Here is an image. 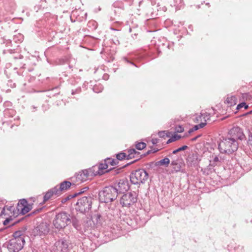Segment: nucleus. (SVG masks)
I'll use <instances>...</instances> for the list:
<instances>
[{"instance_id": "obj_45", "label": "nucleus", "mask_w": 252, "mask_h": 252, "mask_svg": "<svg viewBox=\"0 0 252 252\" xmlns=\"http://www.w3.org/2000/svg\"><path fill=\"white\" fill-rule=\"evenodd\" d=\"M12 216H10L9 218H6L5 220L3 221V224L4 225H7L10 221L12 220Z\"/></svg>"}, {"instance_id": "obj_57", "label": "nucleus", "mask_w": 252, "mask_h": 252, "mask_svg": "<svg viewBox=\"0 0 252 252\" xmlns=\"http://www.w3.org/2000/svg\"><path fill=\"white\" fill-rule=\"evenodd\" d=\"M200 136H201V135H197L196 136H195V137H194L192 138L191 139V140L192 141H194L196 140V139H197L198 138H199V137H200Z\"/></svg>"}, {"instance_id": "obj_10", "label": "nucleus", "mask_w": 252, "mask_h": 252, "mask_svg": "<svg viewBox=\"0 0 252 252\" xmlns=\"http://www.w3.org/2000/svg\"><path fill=\"white\" fill-rule=\"evenodd\" d=\"M69 243L64 238L56 241L52 248L53 252H68L69 249Z\"/></svg>"}, {"instance_id": "obj_21", "label": "nucleus", "mask_w": 252, "mask_h": 252, "mask_svg": "<svg viewBox=\"0 0 252 252\" xmlns=\"http://www.w3.org/2000/svg\"><path fill=\"white\" fill-rule=\"evenodd\" d=\"M26 230V228H24L22 230H19L15 231L12 235L13 238L12 239H24V234Z\"/></svg>"}, {"instance_id": "obj_23", "label": "nucleus", "mask_w": 252, "mask_h": 252, "mask_svg": "<svg viewBox=\"0 0 252 252\" xmlns=\"http://www.w3.org/2000/svg\"><path fill=\"white\" fill-rule=\"evenodd\" d=\"M169 163H170L169 158H168L165 157L164 158L156 162L155 165L156 166L164 165L165 167H167Z\"/></svg>"}, {"instance_id": "obj_19", "label": "nucleus", "mask_w": 252, "mask_h": 252, "mask_svg": "<svg viewBox=\"0 0 252 252\" xmlns=\"http://www.w3.org/2000/svg\"><path fill=\"white\" fill-rule=\"evenodd\" d=\"M237 102V97L235 95H227L225 100V103L228 104L230 106L236 105Z\"/></svg>"}, {"instance_id": "obj_20", "label": "nucleus", "mask_w": 252, "mask_h": 252, "mask_svg": "<svg viewBox=\"0 0 252 252\" xmlns=\"http://www.w3.org/2000/svg\"><path fill=\"white\" fill-rule=\"evenodd\" d=\"M197 156L195 154H190L187 158V162L188 164L192 165L197 163Z\"/></svg>"}, {"instance_id": "obj_22", "label": "nucleus", "mask_w": 252, "mask_h": 252, "mask_svg": "<svg viewBox=\"0 0 252 252\" xmlns=\"http://www.w3.org/2000/svg\"><path fill=\"white\" fill-rule=\"evenodd\" d=\"M108 167V165L107 162H106V159L104 161V163H102L97 165V167L99 169L100 172H102V175H103L105 172H108L109 171L111 170L112 169L111 168L108 170H106Z\"/></svg>"}, {"instance_id": "obj_40", "label": "nucleus", "mask_w": 252, "mask_h": 252, "mask_svg": "<svg viewBox=\"0 0 252 252\" xmlns=\"http://www.w3.org/2000/svg\"><path fill=\"white\" fill-rule=\"evenodd\" d=\"M126 222L128 225L130 226L133 228H137L136 225L134 224V221L130 219H129V218H126Z\"/></svg>"}, {"instance_id": "obj_15", "label": "nucleus", "mask_w": 252, "mask_h": 252, "mask_svg": "<svg viewBox=\"0 0 252 252\" xmlns=\"http://www.w3.org/2000/svg\"><path fill=\"white\" fill-rule=\"evenodd\" d=\"M89 173V175L91 179L94 176H95L97 175H101L102 172H100L99 169L97 167V165H95L93 166L91 168L86 169Z\"/></svg>"}, {"instance_id": "obj_61", "label": "nucleus", "mask_w": 252, "mask_h": 252, "mask_svg": "<svg viewBox=\"0 0 252 252\" xmlns=\"http://www.w3.org/2000/svg\"><path fill=\"white\" fill-rule=\"evenodd\" d=\"M113 42L114 44L116 45L120 44V41L118 39H116L115 41H114Z\"/></svg>"}, {"instance_id": "obj_26", "label": "nucleus", "mask_w": 252, "mask_h": 252, "mask_svg": "<svg viewBox=\"0 0 252 252\" xmlns=\"http://www.w3.org/2000/svg\"><path fill=\"white\" fill-rule=\"evenodd\" d=\"M248 161L249 162L248 165H245V163L241 162V167L243 168V169L245 171H248L252 168V165H251L250 162L252 161V159L248 158Z\"/></svg>"}, {"instance_id": "obj_24", "label": "nucleus", "mask_w": 252, "mask_h": 252, "mask_svg": "<svg viewBox=\"0 0 252 252\" xmlns=\"http://www.w3.org/2000/svg\"><path fill=\"white\" fill-rule=\"evenodd\" d=\"M15 114V111L12 109H6L3 112L4 116L5 118H12Z\"/></svg>"}, {"instance_id": "obj_1", "label": "nucleus", "mask_w": 252, "mask_h": 252, "mask_svg": "<svg viewBox=\"0 0 252 252\" xmlns=\"http://www.w3.org/2000/svg\"><path fill=\"white\" fill-rule=\"evenodd\" d=\"M117 187H105L100 190L98 193L99 201L106 203L111 202L117 198L119 193L124 192L129 189L127 182L124 180H120Z\"/></svg>"}, {"instance_id": "obj_63", "label": "nucleus", "mask_w": 252, "mask_h": 252, "mask_svg": "<svg viewBox=\"0 0 252 252\" xmlns=\"http://www.w3.org/2000/svg\"><path fill=\"white\" fill-rule=\"evenodd\" d=\"M194 130H193V128L190 129L189 130V133H190L191 132H192L193 131H194Z\"/></svg>"}, {"instance_id": "obj_50", "label": "nucleus", "mask_w": 252, "mask_h": 252, "mask_svg": "<svg viewBox=\"0 0 252 252\" xmlns=\"http://www.w3.org/2000/svg\"><path fill=\"white\" fill-rule=\"evenodd\" d=\"M136 158L135 156H132V155H130L129 153H128V155H126V158L128 160V159H131V158Z\"/></svg>"}, {"instance_id": "obj_13", "label": "nucleus", "mask_w": 252, "mask_h": 252, "mask_svg": "<svg viewBox=\"0 0 252 252\" xmlns=\"http://www.w3.org/2000/svg\"><path fill=\"white\" fill-rule=\"evenodd\" d=\"M71 185V182L65 181L60 184L59 188L57 186L55 187H57V191L59 195H60L62 191H65L68 189L70 187Z\"/></svg>"}, {"instance_id": "obj_35", "label": "nucleus", "mask_w": 252, "mask_h": 252, "mask_svg": "<svg viewBox=\"0 0 252 252\" xmlns=\"http://www.w3.org/2000/svg\"><path fill=\"white\" fill-rule=\"evenodd\" d=\"M8 4L9 5V10L11 11L14 9H15L16 7V3L14 2V0H7Z\"/></svg>"}, {"instance_id": "obj_28", "label": "nucleus", "mask_w": 252, "mask_h": 252, "mask_svg": "<svg viewBox=\"0 0 252 252\" xmlns=\"http://www.w3.org/2000/svg\"><path fill=\"white\" fill-rule=\"evenodd\" d=\"M106 162H107L108 165H110L112 166L116 165L119 163V161L117 159L111 158L106 159Z\"/></svg>"}, {"instance_id": "obj_25", "label": "nucleus", "mask_w": 252, "mask_h": 252, "mask_svg": "<svg viewBox=\"0 0 252 252\" xmlns=\"http://www.w3.org/2000/svg\"><path fill=\"white\" fill-rule=\"evenodd\" d=\"M5 208H6V209L7 211L10 212V213H11L12 212H13V216H14L15 215V207L14 206H8V207H7V206H5L4 207H3L0 212V216H1L2 215L4 214V212H5Z\"/></svg>"}, {"instance_id": "obj_29", "label": "nucleus", "mask_w": 252, "mask_h": 252, "mask_svg": "<svg viewBox=\"0 0 252 252\" xmlns=\"http://www.w3.org/2000/svg\"><path fill=\"white\" fill-rule=\"evenodd\" d=\"M146 143L143 142H138L135 144V148L138 150H143L146 147Z\"/></svg>"}, {"instance_id": "obj_37", "label": "nucleus", "mask_w": 252, "mask_h": 252, "mask_svg": "<svg viewBox=\"0 0 252 252\" xmlns=\"http://www.w3.org/2000/svg\"><path fill=\"white\" fill-rule=\"evenodd\" d=\"M88 189H89V188L88 187H85L82 188V189H81V190L79 192H76L74 194H73V195L71 197V198H73L74 197H76L77 195L85 192Z\"/></svg>"}, {"instance_id": "obj_62", "label": "nucleus", "mask_w": 252, "mask_h": 252, "mask_svg": "<svg viewBox=\"0 0 252 252\" xmlns=\"http://www.w3.org/2000/svg\"><path fill=\"white\" fill-rule=\"evenodd\" d=\"M151 3H152V5H154L156 3V2L155 1V0H151Z\"/></svg>"}, {"instance_id": "obj_54", "label": "nucleus", "mask_w": 252, "mask_h": 252, "mask_svg": "<svg viewBox=\"0 0 252 252\" xmlns=\"http://www.w3.org/2000/svg\"><path fill=\"white\" fill-rule=\"evenodd\" d=\"M80 92V89H76L75 91H72V94H75L76 93H79Z\"/></svg>"}, {"instance_id": "obj_56", "label": "nucleus", "mask_w": 252, "mask_h": 252, "mask_svg": "<svg viewBox=\"0 0 252 252\" xmlns=\"http://www.w3.org/2000/svg\"><path fill=\"white\" fill-rule=\"evenodd\" d=\"M157 151H154L152 152V150H149V151H148L146 152V154H144V155H145H145H149V154H151V153H155V152H156Z\"/></svg>"}, {"instance_id": "obj_11", "label": "nucleus", "mask_w": 252, "mask_h": 252, "mask_svg": "<svg viewBox=\"0 0 252 252\" xmlns=\"http://www.w3.org/2000/svg\"><path fill=\"white\" fill-rule=\"evenodd\" d=\"M169 157L172 160L171 165L172 166L173 170L176 172L180 171L183 164V159L181 156H173L172 155H169Z\"/></svg>"}, {"instance_id": "obj_32", "label": "nucleus", "mask_w": 252, "mask_h": 252, "mask_svg": "<svg viewBox=\"0 0 252 252\" xmlns=\"http://www.w3.org/2000/svg\"><path fill=\"white\" fill-rule=\"evenodd\" d=\"M103 89V87L101 85H95L93 87V91L96 93L101 92Z\"/></svg>"}, {"instance_id": "obj_2", "label": "nucleus", "mask_w": 252, "mask_h": 252, "mask_svg": "<svg viewBox=\"0 0 252 252\" xmlns=\"http://www.w3.org/2000/svg\"><path fill=\"white\" fill-rule=\"evenodd\" d=\"M238 145V141L227 136L226 137H222L219 144L218 148L221 153L229 155L237 150Z\"/></svg>"}, {"instance_id": "obj_48", "label": "nucleus", "mask_w": 252, "mask_h": 252, "mask_svg": "<svg viewBox=\"0 0 252 252\" xmlns=\"http://www.w3.org/2000/svg\"><path fill=\"white\" fill-rule=\"evenodd\" d=\"M188 148V147L187 145H184L182 147L178 148L177 150H178V152H179L184 151V150L187 149Z\"/></svg>"}, {"instance_id": "obj_55", "label": "nucleus", "mask_w": 252, "mask_h": 252, "mask_svg": "<svg viewBox=\"0 0 252 252\" xmlns=\"http://www.w3.org/2000/svg\"><path fill=\"white\" fill-rule=\"evenodd\" d=\"M73 195H68V196H67L66 197H65L64 199H63L64 200V202H65L66 201L71 199V197Z\"/></svg>"}, {"instance_id": "obj_43", "label": "nucleus", "mask_w": 252, "mask_h": 252, "mask_svg": "<svg viewBox=\"0 0 252 252\" xmlns=\"http://www.w3.org/2000/svg\"><path fill=\"white\" fill-rule=\"evenodd\" d=\"M113 5L114 7H119L121 8H122L124 6L123 3L121 1H115L113 3Z\"/></svg>"}, {"instance_id": "obj_49", "label": "nucleus", "mask_w": 252, "mask_h": 252, "mask_svg": "<svg viewBox=\"0 0 252 252\" xmlns=\"http://www.w3.org/2000/svg\"><path fill=\"white\" fill-rule=\"evenodd\" d=\"M123 60H124L126 62V63H130V64H132V65H134V66H136V67H137V66L136 64H135L133 62H131L129 61V60H128L126 57H124V58H123Z\"/></svg>"}, {"instance_id": "obj_3", "label": "nucleus", "mask_w": 252, "mask_h": 252, "mask_svg": "<svg viewBox=\"0 0 252 252\" xmlns=\"http://www.w3.org/2000/svg\"><path fill=\"white\" fill-rule=\"evenodd\" d=\"M70 215L65 212H61L55 216L53 224L56 229L59 230L64 229L69 224Z\"/></svg>"}, {"instance_id": "obj_8", "label": "nucleus", "mask_w": 252, "mask_h": 252, "mask_svg": "<svg viewBox=\"0 0 252 252\" xmlns=\"http://www.w3.org/2000/svg\"><path fill=\"white\" fill-rule=\"evenodd\" d=\"M137 196L135 192H129L124 194L120 202L123 206L129 207L137 202Z\"/></svg>"}, {"instance_id": "obj_12", "label": "nucleus", "mask_w": 252, "mask_h": 252, "mask_svg": "<svg viewBox=\"0 0 252 252\" xmlns=\"http://www.w3.org/2000/svg\"><path fill=\"white\" fill-rule=\"evenodd\" d=\"M86 169L79 171L76 174V180L81 182L91 179Z\"/></svg>"}, {"instance_id": "obj_6", "label": "nucleus", "mask_w": 252, "mask_h": 252, "mask_svg": "<svg viewBox=\"0 0 252 252\" xmlns=\"http://www.w3.org/2000/svg\"><path fill=\"white\" fill-rule=\"evenodd\" d=\"M49 225L46 222H42L32 229L31 235L33 236H45L49 232Z\"/></svg>"}, {"instance_id": "obj_41", "label": "nucleus", "mask_w": 252, "mask_h": 252, "mask_svg": "<svg viewBox=\"0 0 252 252\" xmlns=\"http://www.w3.org/2000/svg\"><path fill=\"white\" fill-rule=\"evenodd\" d=\"M248 105L244 102L239 103L236 107V109L239 110L242 108L247 109L248 108Z\"/></svg>"}, {"instance_id": "obj_44", "label": "nucleus", "mask_w": 252, "mask_h": 252, "mask_svg": "<svg viewBox=\"0 0 252 252\" xmlns=\"http://www.w3.org/2000/svg\"><path fill=\"white\" fill-rule=\"evenodd\" d=\"M248 143L249 145L252 146V131H249Z\"/></svg>"}, {"instance_id": "obj_34", "label": "nucleus", "mask_w": 252, "mask_h": 252, "mask_svg": "<svg viewBox=\"0 0 252 252\" xmlns=\"http://www.w3.org/2000/svg\"><path fill=\"white\" fill-rule=\"evenodd\" d=\"M116 158L117 160H122L123 159H124L126 158V154L121 152L116 155Z\"/></svg>"}, {"instance_id": "obj_7", "label": "nucleus", "mask_w": 252, "mask_h": 252, "mask_svg": "<svg viewBox=\"0 0 252 252\" xmlns=\"http://www.w3.org/2000/svg\"><path fill=\"white\" fill-rule=\"evenodd\" d=\"M25 243V239H11L8 242L7 246L9 252H19L24 247Z\"/></svg>"}, {"instance_id": "obj_38", "label": "nucleus", "mask_w": 252, "mask_h": 252, "mask_svg": "<svg viewBox=\"0 0 252 252\" xmlns=\"http://www.w3.org/2000/svg\"><path fill=\"white\" fill-rule=\"evenodd\" d=\"M175 6L176 7V9H180L183 5V0H174Z\"/></svg>"}, {"instance_id": "obj_16", "label": "nucleus", "mask_w": 252, "mask_h": 252, "mask_svg": "<svg viewBox=\"0 0 252 252\" xmlns=\"http://www.w3.org/2000/svg\"><path fill=\"white\" fill-rule=\"evenodd\" d=\"M221 162V159L219 157L215 154H213L210 158L209 166L215 167L218 165Z\"/></svg>"}, {"instance_id": "obj_14", "label": "nucleus", "mask_w": 252, "mask_h": 252, "mask_svg": "<svg viewBox=\"0 0 252 252\" xmlns=\"http://www.w3.org/2000/svg\"><path fill=\"white\" fill-rule=\"evenodd\" d=\"M53 195L57 196H59L58 193L57 191V187H54L46 192L43 197V201L45 202L50 198H51V197Z\"/></svg>"}, {"instance_id": "obj_52", "label": "nucleus", "mask_w": 252, "mask_h": 252, "mask_svg": "<svg viewBox=\"0 0 252 252\" xmlns=\"http://www.w3.org/2000/svg\"><path fill=\"white\" fill-rule=\"evenodd\" d=\"M206 125V122H205L204 123L202 122L198 125L199 128H203Z\"/></svg>"}, {"instance_id": "obj_27", "label": "nucleus", "mask_w": 252, "mask_h": 252, "mask_svg": "<svg viewBox=\"0 0 252 252\" xmlns=\"http://www.w3.org/2000/svg\"><path fill=\"white\" fill-rule=\"evenodd\" d=\"M27 205H28V202L27 200L25 199H22L20 200L19 202L18 203L17 209L18 211H19L21 210V208Z\"/></svg>"}, {"instance_id": "obj_33", "label": "nucleus", "mask_w": 252, "mask_h": 252, "mask_svg": "<svg viewBox=\"0 0 252 252\" xmlns=\"http://www.w3.org/2000/svg\"><path fill=\"white\" fill-rule=\"evenodd\" d=\"M169 132L166 131H160L158 132V135L161 138H164V137H169L170 134Z\"/></svg>"}, {"instance_id": "obj_64", "label": "nucleus", "mask_w": 252, "mask_h": 252, "mask_svg": "<svg viewBox=\"0 0 252 252\" xmlns=\"http://www.w3.org/2000/svg\"><path fill=\"white\" fill-rule=\"evenodd\" d=\"M32 108H33V109L34 110H35V109H36V107L35 106H32Z\"/></svg>"}, {"instance_id": "obj_60", "label": "nucleus", "mask_w": 252, "mask_h": 252, "mask_svg": "<svg viewBox=\"0 0 252 252\" xmlns=\"http://www.w3.org/2000/svg\"><path fill=\"white\" fill-rule=\"evenodd\" d=\"M173 142V140H172V138L171 137L170 138H169V139L167 140V141L166 143H167V144H169V143H171V142Z\"/></svg>"}, {"instance_id": "obj_9", "label": "nucleus", "mask_w": 252, "mask_h": 252, "mask_svg": "<svg viewBox=\"0 0 252 252\" xmlns=\"http://www.w3.org/2000/svg\"><path fill=\"white\" fill-rule=\"evenodd\" d=\"M227 136L236 141L246 139L243 130L239 126H233L228 133Z\"/></svg>"}, {"instance_id": "obj_17", "label": "nucleus", "mask_w": 252, "mask_h": 252, "mask_svg": "<svg viewBox=\"0 0 252 252\" xmlns=\"http://www.w3.org/2000/svg\"><path fill=\"white\" fill-rule=\"evenodd\" d=\"M127 152L129 153L130 155H132V156H135L136 158H137L136 159L132 161L126 163L125 165H124L123 166V167H126V166H128V165H130V164H131L132 163H135L136 161L140 159V158H141V156L139 155L140 153L138 152H137L134 149H129L127 151Z\"/></svg>"}, {"instance_id": "obj_53", "label": "nucleus", "mask_w": 252, "mask_h": 252, "mask_svg": "<svg viewBox=\"0 0 252 252\" xmlns=\"http://www.w3.org/2000/svg\"><path fill=\"white\" fill-rule=\"evenodd\" d=\"M114 60V57L113 56H111L109 58H107L106 59V61L108 62H112Z\"/></svg>"}, {"instance_id": "obj_58", "label": "nucleus", "mask_w": 252, "mask_h": 252, "mask_svg": "<svg viewBox=\"0 0 252 252\" xmlns=\"http://www.w3.org/2000/svg\"><path fill=\"white\" fill-rule=\"evenodd\" d=\"M192 128H193V130H194V131H195V130H198V129H199V126H198V125L194 126Z\"/></svg>"}, {"instance_id": "obj_47", "label": "nucleus", "mask_w": 252, "mask_h": 252, "mask_svg": "<svg viewBox=\"0 0 252 252\" xmlns=\"http://www.w3.org/2000/svg\"><path fill=\"white\" fill-rule=\"evenodd\" d=\"M56 91V92L55 93V94H53V95H55V94H59L60 91H59V86L56 87L51 90V91Z\"/></svg>"}, {"instance_id": "obj_4", "label": "nucleus", "mask_w": 252, "mask_h": 252, "mask_svg": "<svg viewBox=\"0 0 252 252\" xmlns=\"http://www.w3.org/2000/svg\"><path fill=\"white\" fill-rule=\"evenodd\" d=\"M149 174L143 168H139L131 172L130 181L134 185L144 184L148 180Z\"/></svg>"}, {"instance_id": "obj_59", "label": "nucleus", "mask_w": 252, "mask_h": 252, "mask_svg": "<svg viewBox=\"0 0 252 252\" xmlns=\"http://www.w3.org/2000/svg\"><path fill=\"white\" fill-rule=\"evenodd\" d=\"M178 152H178V150H177V149L176 150H174V151L172 152V154H170V155H172L173 156H174V155L176 154H177V153H178Z\"/></svg>"}, {"instance_id": "obj_51", "label": "nucleus", "mask_w": 252, "mask_h": 252, "mask_svg": "<svg viewBox=\"0 0 252 252\" xmlns=\"http://www.w3.org/2000/svg\"><path fill=\"white\" fill-rule=\"evenodd\" d=\"M158 142V139L157 138H153L152 139V143L153 145L157 144Z\"/></svg>"}, {"instance_id": "obj_30", "label": "nucleus", "mask_w": 252, "mask_h": 252, "mask_svg": "<svg viewBox=\"0 0 252 252\" xmlns=\"http://www.w3.org/2000/svg\"><path fill=\"white\" fill-rule=\"evenodd\" d=\"M200 119L202 120V118L204 120L205 122H206L208 120H209L210 118V114L207 112L204 113L203 114H201V115L199 116Z\"/></svg>"}, {"instance_id": "obj_18", "label": "nucleus", "mask_w": 252, "mask_h": 252, "mask_svg": "<svg viewBox=\"0 0 252 252\" xmlns=\"http://www.w3.org/2000/svg\"><path fill=\"white\" fill-rule=\"evenodd\" d=\"M69 220V224L71 223L74 227L77 230L80 231L81 233L84 232L80 227L78 220L75 217L70 215Z\"/></svg>"}, {"instance_id": "obj_5", "label": "nucleus", "mask_w": 252, "mask_h": 252, "mask_svg": "<svg viewBox=\"0 0 252 252\" xmlns=\"http://www.w3.org/2000/svg\"><path fill=\"white\" fill-rule=\"evenodd\" d=\"M93 198L91 196H84L79 199L76 203L75 209L81 213L88 212L92 208Z\"/></svg>"}, {"instance_id": "obj_39", "label": "nucleus", "mask_w": 252, "mask_h": 252, "mask_svg": "<svg viewBox=\"0 0 252 252\" xmlns=\"http://www.w3.org/2000/svg\"><path fill=\"white\" fill-rule=\"evenodd\" d=\"M67 60L66 58H60L57 59L56 61V63L57 64L61 65L66 63L67 62Z\"/></svg>"}, {"instance_id": "obj_36", "label": "nucleus", "mask_w": 252, "mask_h": 252, "mask_svg": "<svg viewBox=\"0 0 252 252\" xmlns=\"http://www.w3.org/2000/svg\"><path fill=\"white\" fill-rule=\"evenodd\" d=\"M31 210V208L27 205L21 208V213L22 215H25L28 212H29Z\"/></svg>"}, {"instance_id": "obj_42", "label": "nucleus", "mask_w": 252, "mask_h": 252, "mask_svg": "<svg viewBox=\"0 0 252 252\" xmlns=\"http://www.w3.org/2000/svg\"><path fill=\"white\" fill-rule=\"evenodd\" d=\"M175 130L177 133H181L184 131V128L182 126L178 125L175 127Z\"/></svg>"}, {"instance_id": "obj_31", "label": "nucleus", "mask_w": 252, "mask_h": 252, "mask_svg": "<svg viewBox=\"0 0 252 252\" xmlns=\"http://www.w3.org/2000/svg\"><path fill=\"white\" fill-rule=\"evenodd\" d=\"M13 39L15 42L19 41L21 42L23 41L24 36L21 34H19L18 35H15L13 37Z\"/></svg>"}, {"instance_id": "obj_46", "label": "nucleus", "mask_w": 252, "mask_h": 252, "mask_svg": "<svg viewBox=\"0 0 252 252\" xmlns=\"http://www.w3.org/2000/svg\"><path fill=\"white\" fill-rule=\"evenodd\" d=\"M181 137V136L178 134H174L171 137L173 142L180 139Z\"/></svg>"}]
</instances>
